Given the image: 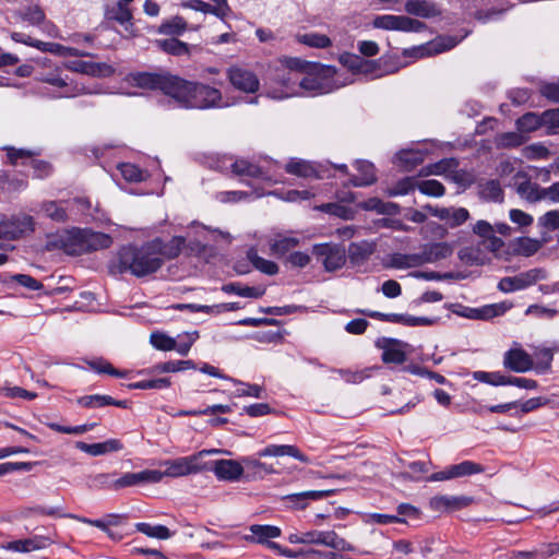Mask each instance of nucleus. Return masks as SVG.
<instances>
[{
    "instance_id": "33",
    "label": "nucleus",
    "mask_w": 559,
    "mask_h": 559,
    "mask_svg": "<svg viewBox=\"0 0 559 559\" xmlns=\"http://www.w3.org/2000/svg\"><path fill=\"white\" fill-rule=\"evenodd\" d=\"M356 169L360 173L359 177H353L350 183L355 187H366L376 182V169L373 164L367 160H357L355 163Z\"/></svg>"
},
{
    "instance_id": "59",
    "label": "nucleus",
    "mask_w": 559,
    "mask_h": 559,
    "mask_svg": "<svg viewBox=\"0 0 559 559\" xmlns=\"http://www.w3.org/2000/svg\"><path fill=\"white\" fill-rule=\"evenodd\" d=\"M287 71L296 73V78H300L301 74L312 73L316 68L314 63L301 60L299 58H290L286 62Z\"/></svg>"
},
{
    "instance_id": "30",
    "label": "nucleus",
    "mask_w": 559,
    "mask_h": 559,
    "mask_svg": "<svg viewBox=\"0 0 559 559\" xmlns=\"http://www.w3.org/2000/svg\"><path fill=\"white\" fill-rule=\"evenodd\" d=\"M340 62L352 71L370 73L376 69L377 61L366 60L358 55L344 52L340 56Z\"/></svg>"
},
{
    "instance_id": "36",
    "label": "nucleus",
    "mask_w": 559,
    "mask_h": 559,
    "mask_svg": "<svg viewBox=\"0 0 559 559\" xmlns=\"http://www.w3.org/2000/svg\"><path fill=\"white\" fill-rule=\"evenodd\" d=\"M285 170H286V173H288L290 175H295L297 177L319 178V175H318L313 164H311L310 162L304 160V159L292 158L285 165Z\"/></svg>"
},
{
    "instance_id": "27",
    "label": "nucleus",
    "mask_w": 559,
    "mask_h": 559,
    "mask_svg": "<svg viewBox=\"0 0 559 559\" xmlns=\"http://www.w3.org/2000/svg\"><path fill=\"white\" fill-rule=\"evenodd\" d=\"M383 343L384 345L381 346L383 349L381 358L384 364L402 365L406 361L407 356L402 348V342L384 338Z\"/></svg>"
},
{
    "instance_id": "40",
    "label": "nucleus",
    "mask_w": 559,
    "mask_h": 559,
    "mask_svg": "<svg viewBox=\"0 0 559 559\" xmlns=\"http://www.w3.org/2000/svg\"><path fill=\"white\" fill-rule=\"evenodd\" d=\"M480 198L496 203L503 202V190L498 180H488L479 185Z\"/></svg>"
},
{
    "instance_id": "29",
    "label": "nucleus",
    "mask_w": 559,
    "mask_h": 559,
    "mask_svg": "<svg viewBox=\"0 0 559 559\" xmlns=\"http://www.w3.org/2000/svg\"><path fill=\"white\" fill-rule=\"evenodd\" d=\"M452 247L447 242H433L426 245L420 252L423 264L435 263L447 259L452 254Z\"/></svg>"
},
{
    "instance_id": "56",
    "label": "nucleus",
    "mask_w": 559,
    "mask_h": 559,
    "mask_svg": "<svg viewBox=\"0 0 559 559\" xmlns=\"http://www.w3.org/2000/svg\"><path fill=\"white\" fill-rule=\"evenodd\" d=\"M417 187V181L413 177H405L399 180L393 187L388 189V195L396 197V195H405L409 191L414 190Z\"/></svg>"
},
{
    "instance_id": "46",
    "label": "nucleus",
    "mask_w": 559,
    "mask_h": 559,
    "mask_svg": "<svg viewBox=\"0 0 559 559\" xmlns=\"http://www.w3.org/2000/svg\"><path fill=\"white\" fill-rule=\"evenodd\" d=\"M135 528L138 532L145 534L148 537H154L158 539H167L171 536L168 527L164 525H151L148 523H136Z\"/></svg>"
},
{
    "instance_id": "24",
    "label": "nucleus",
    "mask_w": 559,
    "mask_h": 559,
    "mask_svg": "<svg viewBox=\"0 0 559 559\" xmlns=\"http://www.w3.org/2000/svg\"><path fill=\"white\" fill-rule=\"evenodd\" d=\"M78 404L85 408H100L105 406H116L128 408L129 402L126 400H115L110 395L93 394L84 395L78 399Z\"/></svg>"
},
{
    "instance_id": "64",
    "label": "nucleus",
    "mask_w": 559,
    "mask_h": 559,
    "mask_svg": "<svg viewBox=\"0 0 559 559\" xmlns=\"http://www.w3.org/2000/svg\"><path fill=\"white\" fill-rule=\"evenodd\" d=\"M544 127L548 128V133L554 134L559 130V108L548 109L543 112Z\"/></svg>"
},
{
    "instance_id": "1",
    "label": "nucleus",
    "mask_w": 559,
    "mask_h": 559,
    "mask_svg": "<svg viewBox=\"0 0 559 559\" xmlns=\"http://www.w3.org/2000/svg\"><path fill=\"white\" fill-rule=\"evenodd\" d=\"M155 248L151 240L140 247H122L117 254V261L109 266L110 273L117 275L129 272L136 277L156 273L163 266V259L157 257Z\"/></svg>"
},
{
    "instance_id": "14",
    "label": "nucleus",
    "mask_w": 559,
    "mask_h": 559,
    "mask_svg": "<svg viewBox=\"0 0 559 559\" xmlns=\"http://www.w3.org/2000/svg\"><path fill=\"white\" fill-rule=\"evenodd\" d=\"M474 502L472 497L467 496H435L430 499V508L437 512H452L462 510Z\"/></svg>"
},
{
    "instance_id": "15",
    "label": "nucleus",
    "mask_w": 559,
    "mask_h": 559,
    "mask_svg": "<svg viewBox=\"0 0 559 559\" xmlns=\"http://www.w3.org/2000/svg\"><path fill=\"white\" fill-rule=\"evenodd\" d=\"M212 471L219 480L237 481L245 473V465L242 462L222 459L213 463Z\"/></svg>"
},
{
    "instance_id": "44",
    "label": "nucleus",
    "mask_w": 559,
    "mask_h": 559,
    "mask_svg": "<svg viewBox=\"0 0 559 559\" xmlns=\"http://www.w3.org/2000/svg\"><path fill=\"white\" fill-rule=\"evenodd\" d=\"M511 308H512V304L508 302V301L487 305L480 309L474 310L476 312L475 318L483 319V320L492 319L495 317L504 314Z\"/></svg>"
},
{
    "instance_id": "8",
    "label": "nucleus",
    "mask_w": 559,
    "mask_h": 559,
    "mask_svg": "<svg viewBox=\"0 0 559 559\" xmlns=\"http://www.w3.org/2000/svg\"><path fill=\"white\" fill-rule=\"evenodd\" d=\"M312 253L320 261L326 272L342 269L346 262V250L343 246L333 243L314 245Z\"/></svg>"
},
{
    "instance_id": "39",
    "label": "nucleus",
    "mask_w": 559,
    "mask_h": 559,
    "mask_svg": "<svg viewBox=\"0 0 559 559\" xmlns=\"http://www.w3.org/2000/svg\"><path fill=\"white\" fill-rule=\"evenodd\" d=\"M459 167V160L454 157L443 158L437 163L429 164L423 168L421 174L428 175H448L452 174Z\"/></svg>"
},
{
    "instance_id": "22",
    "label": "nucleus",
    "mask_w": 559,
    "mask_h": 559,
    "mask_svg": "<svg viewBox=\"0 0 559 559\" xmlns=\"http://www.w3.org/2000/svg\"><path fill=\"white\" fill-rule=\"evenodd\" d=\"M250 535L245 536V540L248 543L265 545L271 539L281 536L282 531L275 525H261L252 524L249 526Z\"/></svg>"
},
{
    "instance_id": "31",
    "label": "nucleus",
    "mask_w": 559,
    "mask_h": 559,
    "mask_svg": "<svg viewBox=\"0 0 559 559\" xmlns=\"http://www.w3.org/2000/svg\"><path fill=\"white\" fill-rule=\"evenodd\" d=\"M241 462L247 469L246 478L249 480L262 479L266 475L276 473L272 465L262 463L258 459L247 456L242 457Z\"/></svg>"
},
{
    "instance_id": "2",
    "label": "nucleus",
    "mask_w": 559,
    "mask_h": 559,
    "mask_svg": "<svg viewBox=\"0 0 559 559\" xmlns=\"http://www.w3.org/2000/svg\"><path fill=\"white\" fill-rule=\"evenodd\" d=\"M174 99L183 108L211 109L222 108V92L213 86L185 80L179 76Z\"/></svg>"
},
{
    "instance_id": "61",
    "label": "nucleus",
    "mask_w": 559,
    "mask_h": 559,
    "mask_svg": "<svg viewBox=\"0 0 559 559\" xmlns=\"http://www.w3.org/2000/svg\"><path fill=\"white\" fill-rule=\"evenodd\" d=\"M118 169L120 170L121 176L129 182H140L144 178L143 171L133 164H120Z\"/></svg>"
},
{
    "instance_id": "28",
    "label": "nucleus",
    "mask_w": 559,
    "mask_h": 559,
    "mask_svg": "<svg viewBox=\"0 0 559 559\" xmlns=\"http://www.w3.org/2000/svg\"><path fill=\"white\" fill-rule=\"evenodd\" d=\"M83 233H80V236H83L84 238V251L91 252L96 251L100 249H107L111 246L112 239L109 235L99 233V231H93L91 229H82Z\"/></svg>"
},
{
    "instance_id": "16",
    "label": "nucleus",
    "mask_w": 559,
    "mask_h": 559,
    "mask_svg": "<svg viewBox=\"0 0 559 559\" xmlns=\"http://www.w3.org/2000/svg\"><path fill=\"white\" fill-rule=\"evenodd\" d=\"M503 366L514 372H526L534 367V362L524 349L512 348L504 353Z\"/></svg>"
},
{
    "instance_id": "10",
    "label": "nucleus",
    "mask_w": 559,
    "mask_h": 559,
    "mask_svg": "<svg viewBox=\"0 0 559 559\" xmlns=\"http://www.w3.org/2000/svg\"><path fill=\"white\" fill-rule=\"evenodd\" d=\"M151 243L155 245V252L158 258L163 259V263L165 260H173L178 258L183 249H188L191 252H200L203 250V246L199 242L195 245L187 246L186 239L181 236H174L167 241L157 237L152 239Z\"/></svg>"
},
{
    "instance_id": "13",
    "label": "nucleus",
    "mask_w": 559,
    "mask_h": 559,
    "mask_svg": "<svg viewBox=\"0 0 559 559\" xmlns=\"http://www.w3.org/2000/svg\"><path fill=\"white\" fill-rule=\"evenodd\" d=\"M307 544H319L340 551H353L354 547L334 531H310L306 532Z\"/></svg>"
},
{
    "instance_id": "63",
    "label": "nucleus",
    "mask_w": 559,
    "mask_h": 559,
    "mask_svg": "<svg viewBox=\"0 0 559 559\" xmlns=\"http://www.w3.org/2000/svg\"><path fill=\"white\" fill-rule=\"evenodd\" d=\"M21 17L32 25H39L45 20V13L39 7L33 5L25 8L21 13Z\"/></svg>"
},
{
    "instance_id": "51",
    "label": "nucleus",
    "mask_w": 559,
    "mask_h": 559,
    "mask_svg": "<svg viewBox=\"0 0 559 559\" xmlns=\"http://www.w3.org/2000/svg\"><path fill=\"white\" fill-rule=\"evenodd\" d=\"M452 475L454 478L463 477L473 474H479L485 471L484 466L473 461H464L459 464L452 465Z\"/></svg>"
},
{
    "instance_id": "42",
    "label": "nucleus",
    "mask_w": 559,
    "mask_h": 559,
    "mask_svg": "<svg viewBox=\"0 0 559 559\" xmlns=\"http://www.w3.org/2000/svg\"><path fill=\"white\" fill-rule=\"evenodd\" d=\"M247 258L257 270L264 274L275 275L278 272L277 264L260 257L254 248H250L248 250Z\"/></svg>"
},
{
    "instance_id": "34",
    "label": "nucleus",
    "mask_w": 559,
    "mask_h": 559,
    "mask_svg": "<svg viewBox=\"0 0 559 559\" xmlns=\"http://www.w3.org/2000/svg\"><path fill=\"white\" fill-rule=\"evenodd\" d=\"M420 552L424 557H430V559H448L450 548L439 539L428 538L421 545Z\"/></svg>"
},
{
    "instance_id": "58",
    "label": "nucleus",
    "mask_w": 559,
    "mask_h": 559,
    "mask_svg": "<svg viewBox=\"0 0 559 559\" xmlns=\"http://www.w3.org/2000/svg\"><path fill=\"white\" fill-rule=\"evenodd\" d=\"M27 186L25 179L10 177L5 171H0V189L9 192L19 191Z\"/></svg>"
},
{
    "instance_id": "7",
    "label": "nucleus",
    "mask_w": 559,
    "mask_h": 559,
    "mask_svg": "<svg viewBox=\"0 0 559 559\" xmlns=\"http://www.w3.org/2000/svg\"><path fill=\"white\" fill-rule=\"evenodd\" d=\"M37 79L43 83L60 88V97H74L84 91L83 86L74 84L69 75L64 73V70L58 66L51 67L50 70L41 72Z\"/></svg>"
},
{
    "instance_id": "26",
    "label": "nucleus",
    "mask_w": 559,
    "mask_h": 559,
    "mask_svg": "<svg viewBox=\"0 0 559 559\" xmlns=\"http://www.w3.org/2000/svg\"><path fill=\"white\" fill-rule=\"evenodd\" d=\"M49 545V538L44 536H34L32 538L12 540L3 545V549L15 552H31L46 548Z\"/></svg>"
},
{
    "instance_id": "17",
    "label": "nucleus",
    "mask_w": 559,
    "mask_h": 559,
    "mask_svg": "<svg viewBox=\"0 0 559 559\" xmlns=\"http://www.w3.org/2000/svg\"><path fill=\"white\" fill-rule=\"evenodd\" d=\"M334 493V490H308L302 492H296L286 495L282 498L288 507L304 510L308 507L310 501H317L326 498Z\"/></svg>"
},
{
    "instance_id": "21",
    "label": "nucleus",
    "mask_w": 559,
    "mask_h": 559,
    "mask_svg": "<svg viewBox=\"0 0 559 559\" xmlns=\"http://www.w3.org/2000/svg\"><path fill=\"white\" fill-rule=\"evenodd\" d=\"M75 448L92 456H100L111 452L121 451L123 449V443L119 439H108L104 442L92 444L85 443L83 441H76Z\"/></svg>"
},
{
    "instance_id": "43",
    "label": "nucleus",
    "mask_w": 559,
    "mask_h": 559,
    "mask_svg": "<svg viewBox=\"0 0 559 559\" xmlns=\"http://www.w3.org/2000/svg\"><path fill=\"white\" fill-rule=\"evenodd\" d=\"M231 171L237 176H248L258 178L262 176V169L260 166L247 160V159H235L230 164Z\"/></svg>"
},
{
    "instance_id": "48",
    "label": "nucleus",
    "mask_w": 559,
    "mask_h": 559,
    "mask_svg": "<svg viewBox=\"0 0 559 559\" xmlns=\"http://www.w3.org/2000/svg\"><path fill=\"white\" fill-rule=\"evenodd\" d=\"M187 29V22L181 16H175L159 26V33L173 37L181 35Z\"/></svg>"
},
{
    "instance_id": "12",
    "label": "nucleus",
    "mask_w": 559,
    "mask_h": 559,
    "mask_svg": "<svg viewBox=\"0 0 559 559\" xmlns=\"http://www.w3.org/2000/svg\"><path fill=\"white\" fill-rule=\"evenodd\" d=\"M160 481V475L154 469H144L138 473H124L115 479L114 491L143 484H156Z\"/></svg>"
},
{
    "instance_id": "52",
    "label": "nucleus",
    "mask_w": 559,
    "mask_h": 559,
    "mask_svg": "<svg viewBox=\"0 0 559 559\" xmlns=\"http://www.w3.org/2000/svg\"><path fill=\"white\" fill-rule=\"evenodd\" d=\"M87 365L90 366L91 369H93L97 373H106V374L117 377V378L124 377L123 371H120V370L114 368L110 362H108L106 359H103V358L88 360Z\"/></svg>"
},
{
    "instance_id": "53",
    "label": "nucleus",
    "mask_w": 559,
    "mask_h": 559,
    "mask_svg": "<svg viewBox=\"0 0 559 559\" xmlns=\"http://www.w3.org/2000/svg\"><path fill=\"white\" fill-rule=\"evenodd\" d=\"M299 245V239L293 236H278L271 245V249L276 254H285Z\"/></svg>"
},
{
    "instance_id": "19",
    "label": "nucleus",
    "mask_w": 559,
    "mask_h": 559,
    "mask_svg": "<svg viewBox=\"0 0 559 559\" xmlns=\"http://www.w3.org/2000/svg\"><path fill=\"white\" fill-rule=\"evenodd\" d=\"M404 10L407 14L421 19L440 16L442 13L437 3L431 0H407Z\"/></svg>"
},
{
    "instance_id": "35",
    "label": "nucleus",
    "mask_w": 559,
    "mask_h": 559,
    "mask_svg": "<svg viewBox=\"0 0 559 559\" xmlns=\"http://www.w3.org/2000/svg\"><path fill=\"white\" fill-rule=\"evenodd\" d=\"M276 81L285 87V91L281 94H273V98H285L297 94L298 78L295 72L284 68L281 73H277Z\"/></svg>"
},
{
    "instance_id": "9",
    "label": "nucleus",
    "mask_w": 559,
    "mask_h": 559,
    "mask_svg": "<svg viewBox=\"0 0 559 559\" xmlns=\"http://www.w3.org/2000/svg\"><path fill=\"white\" fill-rule=\"evenodd\" d=\"M546 277L547 272L544 269H531L514 276L502 277L498 283V289L509 294L525 289Z\"/></svg>"
},
{
    "instance_id": "55",
    "label": "nucleus",
    "mask_w": 559,
    "mask_h": 559,
    "mask_svg": "<svg viewBox=\"0 0 559 559\" xmlns=\"http://www.w3.org/2000/svg\"><path fill=\"white\" fill-rule=\"evenodd\" d=\"M473 379L493 386L506 385L507 376L500 372L475 371Z\"/></svg>"
},
{
    "instance_id": "6",
    "label": "nucleus",
    "mask_w": 559,
    "mask_h": 559,
    "mask_svg": "<svg viewBox=\"0 0 559 559\" xmlns=\"http://www.w3.org/2000/svg\"><path fill=\"white\" fill-rule=\"evenodd\" d=\"M373 27L385 31H399L405 33H420L427 25L416 19L406 15L384 14L378 15L372 22Z\"/></svg>"
},
{
    "instance_id": "54",
    "label": "nucleus",
    "mask_w": 559,
    "mask_h": 559,
    "mask_svg": "<svg viewBox=\"0 0 559 559\" xmlns=\"http://www.w3.org/2000/svg\"><path fill=\"white\" fill-rule=\"evenodd\" d=\"M417 188L423 194L429 197H442L445 192L444 186L435 179L419 181Z\"/></svg>"
},
{
    "instance_id": "45",
    "label": "nucleus",
    "mask_w": 559,
    "mask_h": 559,
    "mask_svg": "<svg viewBox=\"0 0 559 559\" xmlns=\"http://www.w3.org/2000/svg\"><path fill=\"white\" fill-rule=\"evenodd\" d=\"M423 265L421 254L419 253H396L392 257V266L396 269H409Z\"/></svg>"
},
{
    "instance_id": "3",
    "label": "nucleus",
    "mask_w": 559,
    "mask_h": 559,
    "mask_svg": "<svg viewBox=\"0 0 559 559\" xmlns=\"http://www.w3.org/2000/svg\"><path fill=\"white\" fill-rule=\"evenodd\" d=\"M178 75L168 71L148 72L136 71L128 75V82L142 90L160 91L163 94L174 98Z\"/></svg>"
},
{
    "instance_id": "25",
    "label": "nucleus",
    "mask_w": 559,
    "mask_h": 559,
    "mask_svg": "<svg viewBox=\"0 0 559 559\" xmlns=\"http://www.w3.org/2000/svg\"><path fill=\"white\" fill-rule=\"evenodd\" d=\"M83 233L81 228H72L67 230L60 237V245L63 251L69 255H81L84 251V238L79 234Z\"/></svg>"
},
{
    "instance_id": "50",
    "label": "nucleus",
    "mask_w": 559,
    "mask_h": 559,
    "mask_svg": "<svg viewBox=\"0 0 559 559\" xmlns=\"http://www.w3.org/2000/svg\"><path fill=\"white\" fill-rule=\"evenodd\" d=\"M299 43L314 48H328L332 45L329 36L319 33H308L298 37Z\"/></svg>"
},
{
    "instance_id": "41",
    "label": "nucleus",
    "mask_w": 559,
    "mask_h": 559,
    "mask_svg": "<svg viewBox=\"0 0 559 559\" xmlns=\"http://www.w3.org/2000/svg\"><path fill=\"white\" fill-rule=\"evenodd\" d=\"M543 114L538 115L536 112H526L521 116L516 121V129L521 133L523 132H534L540 127H544Z\"/></svg>"
},
{
    "instance_id": "57",
    "label": "nucleus",
    "mask_w": 559,
    "mask_h": 559,
    "mask_svg": "<svg viewBox=\"0 0 559 559\" xmlns=\"http://www.w3.org/2000/svg\"><path fill=\"white\" fill-rule=\"evenodd\" d=\"M171 384L169 378H157V379H151V380H141L138 382H134L130 384L131 389H139V390H162L169 388Z\"/></svg>"
},
{
    "instance_id": "62",
    "label": "nucleus",
    "mask_w": 559,
    "mask_h": 559,
    "mask_svg": "<svg viewBox=\"0 0 559 559\" xmlns=\"http://www.w3.org/2000/svg\"><path fill=\"white\" fill-rule=\"evenodd\" d=\"M151 344L159 350H173L176 347V341L163 333H152Z\"/></svg>"
},
{
    "instance_id": "47",
    "label": "nucleus",
    "mask_w": 559,
    "mask_h": 559,
    "mask_svg": "<svg viewBox=\"0 0 559 559\" xmlns=\"http://www.w3.org/2000/svg\"><path fill=\"white\" fill-rule=\"evenodd\" d=\"M525 142V138L521 132H506L496 138V145L498 148H513L519 147Z\"/></svg>"
},
{
    "instance_id": "20",
    "label": "nucleus",
    "mask_w": 559,
    "mask_h": 559,
    "mask_svg": "<svg viewBox=\"0 0 559 559\" xmlns=\"http://www.w3.org/2000/svg\"><path fill=\"white\" fill-rule=\"evenodd\" d=\"M257 455L259 457L287 455L306 464L310 462L307 455H305L296 445L292 444H269L265 448L261 449L257 453Z\"/></svg>"
},
{
    "instance_id": "5",
    "label": "nucleus",
    "mask_w": 559,
    "mask_h": 559,
    "mask_svg": "<svg viewBox=\"0 0 559 559\" xmlns=\"http://www.w3.org/2000/svg\"><path fill=\"white\" fill-rule=\"evenodd\" d=\"M35 229V221L33 216L19 213L10 216H1L0 218V239L16 240L31 235Z\"/></svg>"
},
{
    "instance_id": "60",
    "label": "nucleus",
    "mask_w": 559,
    "mask_h": 559,
    "mask_svg": "<svg viewBox=\"0 0 559 559\" xmlns=\"http://www.w3.org/2000/svg\"><path fill=\"white\" fill-rule=\"evenodd\" d=\"M116 476H117L116 472L98 473L92 477L91 486L96 489L114 490V483H115Z\"/></svg>"
},
{
    "instance_id": "49",
    "label": "nucleus",
    "mask_w": 559,
    "mask_h": 559,
    "mask_svg": "<svg viewBox=\"0 0 559 559\" xmlns=\"http://www.w3.org/2000/svg\"><path fill=\"white\" fill-rule=\"evenodd\" d=\"M4 151L7 152V157L12 165H17L19 160H22L24 165L25 159H32L35 156L40 154L39 151L34 150H25V148H15L13 146H5Z\"/></svg>"
},
{
    "instance_id": "4",
    "label": "nucleus",
    "mask_w": 559,
    "mask_h": 559,
    "mask_svg": "<svg viewBox=\"0 0 559 559\" xmlns=\"http://www.w3.org/2000/svg\"><path fill=\"white\" fill-rule=\"evenodd\" d=\"M203 453L204 452H197L189 456H181L175 460H167L163 462V465L166 466L165 471H154L160 475V480L164 477L177 478L191 474H197L199 472L209 469L207 464L202 461Z\"/></svg>"
},
{
    "instance_id": "11",
    "label": "nucleus",
    "mask_w": 559,
    "mask_h": 559,
    "mask_svg": "<svg viewBox=\"0 0 559 559\" xmlns=\"http://www.w3.org/2000/svg\"><path fill=\"white\" fill-rule=\"evenodd\" d=\"M230 85L242 93L253 94L260 88V80L257 74L243 67L231 66L226 71Z\"/></svg>"
},
{
    "instance_id": "38",
    "label": "nucleus",
    "mask_w": 559,
    "mask_h": 559,
    "mask_svg": "<svg viewBox=\"0 0 559 559\" xmlns=\"http://www.w3.org/2000/svg\"><path fill=\"white\" fill-rule=\"evenodd\" d=\"M155 44L158 47V49H160L162 51H164L168 55H173V56H177V57L190 55L188 44H186L175 37L166 38V39H157L155 41Z\"/></svg>"
},
{
    "instance_id": "32",
    "label": "nucleus",
    "mask_w": 559,
    "mask_h": 559,
    "mask_svg": "<svg viewBox=\"0 0 559 559\" xmlns=\"http://www.w3.org/2000/svg\"><path fill=\"white\" fill-rule=\"evenodd\" d=\"M515 178H522L523 181L516 182V192L522 198L531 203H535L542 201V190L543 188L532 182L524 175L518 174Z\"/></svg>"
},
{
    "instance_id": "18",
    "label": "nucleus",
    "mask_w": 559,
    "mask_h": 559,
    "mask_svg": "<svg viewBox=\"0 0 559 559\" xmlns=\"http://www.w3.org/2000/svg\"><path fill=\"white\" fill-rule=\"evenodd\" d=\"M64 67L71 71L92 76H110L115 72L111 66L104 62L72 61L64 63Z\"/></svg>"
},
{
    "instance_id": "37",
    "label": "nucleus",
    "mask_w": 559,
    "mask_h": 559,
    "mask_svg": "<svg viewBox=\"0 0 559 559\" xmlns=\"http://www.w3.org/2000/svg\"><path fill=\"white\" fill-rule=\"evenodd\" d=\"M64 201H45L40 205L41 212L56 223H66L69 218Z\"/></svg>"
},
{
    "instance_id": "23",
    "label": "nucleus",
    "mask_w": 559,
    "mask_h": 559,
    "mask_svg": "<svg viewBox=\"0 0 559 559\" xmlns=\"http://www.w3.org/2000/svg\"><path fill=\"white\" fill-rule=\"evenodd\" d=\"M374 251L376 245L371 241L361 240L352 242L347 250L349 262L354 266H360L370 259Z\"/></svg>"
}]
</instances>
